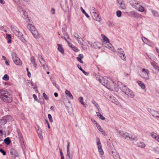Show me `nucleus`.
<instances>
[{
  "label": "nucleus",
  "instance_id": "20e7f679",
  "mask_svg": "<svg viewBox=\"0 0 159 159\" xmlns=\"http://www.w3.org/2000/svg\"><path fill=\"white\" fill-rule=\"evenodd\" d=\"M11 29L13 34L20 39L23 43H26L27 41L24 39L23 34L19 31V29L16 27L14 25H11Z\"/></svg>",
  "mask_w": 159,
  "mask_h": 159
},
{
  "label": "nucleus",
  "instance_id": "69168bd1",
  "mask_svg": "<svg viewBox=\"0 0 159 159\" xmlns=\"http://www.w3.org/2000/svg\"><path fill=\"white\" fill-rule=\"evenodd\" d=\"M5 61V64L7 65V66L9 65V63L8 62V60H6Z\"/></svg>",
  "mask_w": 159,
  "mask_h": 159
},
{
  "label": "nucleus",
  "instance_id": "f8f14e48",
  "mask_svg": "<svg viewBox=\"0 0 159 159\" xmlns=\"http://www.w3.org/2000/svg\"><path fill=\"white\" fill-rule=\"evenodd\" d=\"M152 116L157 119L159 120V112L154 110L151 109L150 111Z\"/></svg>",
  "mask_w": 159,
  "mask_h": 159
},
{
  "label": "nucleus",
  "instance_id": "7ed1b4c3",
  "mask_svg": "<svg viewBox=\"0 0 159 159\" xmlns=\"http://www.w3.org/2000/svg\"><path fill=\"white\" fill-rule=\"evenodd\" d=\"M11 29L13 34L20 39L23 43H26L27 41L24 39L23 34L19 31V29L16 27L14 25H11Z\"/></svg>",
  "mask_w": 159,
  "mask_h": 159
},
{
  "label": "nucleus",
  "instance_id": "2f4dec72",
  "mask_svg": "<svg viewBox=\"0 0 159 159\" xmlns=\"http://www.w3.org/2000/svg\"><path fill=\"white\" fill-rule=\"evenodd\" d=\"M136 9L141 12L143 11L144 10L143 7L139 5L137 7H136Z\"/></svg>",
  "mask_w": 159,
  "mask_h": 159
},
{
  "label": "nucleus",
  "instance_id": "473e14b6",
  "mask_svg": "<svg viewBox=\"0 0 159 159\" xmlns=\"http://www.w3.org/2000/svg\"><path fill=\"white\" fill-rule=\"evenodd\" d=\"M101 36L103 38V42H106V43L107 42H109V40L103 34H101Z\"/></svg>",
  "mask_w": 159,
  "mask_h": 159
},
{
  "label": "nucleus",
  "instance_id": "6ab92c4d",
  "mask_svg": "<svg viewBox=\"0 0 159 159\" xmlns=\"http://www.w3.org/2000/svg\"><path fill=\"white\" fill-rule=\"evenodd\" d=\"M96 126L98 129L101 132V133L104 136H106L107 134L102 129L101 126L98 124H97Z\"/></svg>",
  "mask_w": 159,
  "mask_h": 159
},
{
  "label": "nucleus",
  "instance_id": "423d86ee",
  "mask_svg": "<svg viewBox=\"0 0 159 159\" xmlns=\"http://www.w3.org/2000/svg\"><path fill=\"white\" fill-rule=\"evenodd\" d=\"M37 57L42 66L43 67V69L45 70H47L48 67L46 64L45 61L44 60L42 55L39 54L38 55Z\"/></svg>",
  "mask_w": 159,
  "mask_h": 159
},
{
  "label": "nucleus",
  "instance_id": "c9c22d12",
  "mask_svg": "<svg viewBox=\"0 0 159 159\" xmlns=\"http://www.w3.org/2000/svg\"><path fill=\"white\" fill-rule=\"evenodd\" d=\"M7 120L6 119H0V124L4 125L7 123Z\"/></svg>",
  "mask_w": 159,
  "mask_h": 159
},
{
  "label": "nucleus",
  "instance_id": "a18cd8bd",
  "mask_svg": "<svg viewBox=\"0 0 159 159\" xmlns=\"http://www.w3.org/2000/svg\"><path fill=\"white\" fill-rule=\"evenodd\" d=\"M116 16L118 17H120L121 16V12L120 10H118L116 12Z\"/></svg>",
  "mask_w": 159,
  "mask_h": 159
},
{
  "label": "nucleus",
  "instance_id": "4c0bfd02",
  "mask_svg": "<svg viewBox=\"0 0 159 159\" xmlns=\"http://www.w3.org/2000/svg\"><path fill=\"white\" fill-rule=\"evenodd\" d=\"M96 114L97 116L101 120H105V118L104 117H103L102 115H101L99 112H97Z\"/></svg>",
  "mask_w": 159,
  "mask_h": 159
},
{
  "label": "nucleus",
  "instance_id": "c756f323",
  "mask_svg": "<svg viewBox=\"0 0 159 159\" xmlns=\"http://www.w3.org/2000/svg\"><path fill=\"white\" fill-rule=\"evenodd\" d=\"M151 65L154 67L155 70L158 71L159 70V66L157 65L155 62H151Z\"/></svg>",
  "mask_w": 159,
  "mask_h": 159
},
{
  "label": "nucleus",
  "instance_id": "bf43d9fd",
  "mask_svg": "<svg viewBox=\"0 0 159 159\" xmlns=\"http://www.w3.org/2000/svg\"><path fill=\"white\" fill-rule=\"evenodd\" d=\"M118 3L120 4L123 3V0H117Z\"/></svg>",
  "mask_w": 159,
  "mask_h": 159
},
{
  "label": "nucleus",
  "instance_id": "338daca9",
  "mask_svg": "<svg viewBox=\"0 0 159 159\" xmlns=\"http://www.w3.org/2000/svg\"><path fill=\"white\" fill-rule=\"evenodd\" d=\"M155 140H157L158 142H159V135L157 136V138Z\"/></svg>",
  "mask_w": 159,
  "mask_h": 159
},
{
  "label": "nucleus",
  "instance_id": "79ce46f5",
  "mask_svg": "<svg viewBox=\"0 0 159 159\" xmlns=\"http://www.w3.org/2000/svg\"><path fill=\"white\" fill-rule=\"evenodd\" d=\"M114 158L115 159H120L119 155L118 153H116L113 155Z\"/></svg>",
  "mask_w": 159,
  "mask_h": 159
},
{
  "label": "nucleus",
  "instance_id": "2eb2a0df",
  "mask_svg": "<svg viewBox=\"0 0 159 159\" xmlns=\"http://www.w3.org/2000/svg\"><path fill=\"white\" fill-rule=\"evenodd\" d=\"M93 18L96 20L99 21L100 20L101 17L98 13V11L94 12L91 15Z\"/></svg>",
  "mask_w": 159,
  "mask_h": 159
},
{
  "label": "nucleus",
  "instance_id": "4be33fe9",
  "mask_svg": "<svg viewBox=\"0 0 159 159\" xmlns=\"http://www.w3.org/2000/svg\"><path fill=\"white\" fill-rule=\"evenodd\" d=\"M57 45L58 47L57 50L58 51L62 54H64V50L62 47V45L61 44H58Z\"/></svg>",
  "mask_w": 159,
  "mask_h": 159
},
{
  "label": "nucleus",
  "instance_id": "49530a36",
  "mask_svg": "<svg viewBox=\"0 0 159 159\" xmlns=\"http://www.w3.org/2000/svg\"><path fill=\"white\" fill-rule=\"evenodd\" d=\"M142 40L143 42L145 43H147L148 41V39L144 37H143L142 38Z\"/></svg>",
  "mask_w": 159,
  "mask_h": 159
},
{
  "label": "nucleus",
  "instance_id": "9d476101",
  "mask_svg": "<svg viewBox=\"0 0 159 159\" xmlns=\"http://www.w3.org/2000/svg\"><path fill=\"white\" fill-rule=\"evenodd\" d=\"M96 141L97 143V145L98 146V152L101 155H102L104 154V152L102 148L100 139L98 138H97Z\"/></svg>",
  "mask_w": 159,
  "mask_h": 159
},
{
  "label": "nucleus",
  "instance_id": "37998d69",
  "mask_svg": "<svg viewBox=\"0 0 159 159\" xmlns=\"http://www.w3.org/2000/svg\"><path fill=\"white\" fill-rule=\"evenodd\" d=\"M92 102L95 106L99 110V106L98 104L94 100H93L92 101Z\"/></svg>",
  "mask_w": 159,
  "mask_h": 159
},
{
  "label": "nucleus",
  "instance_id": "bb28decb",
  "mask_svg": "<svg viewBox=\"0 0 159 159\" xmlns=\"http://www.w3.org/2000/svg\"><path fill=\"white\" fill-rule=\"evenodd\" d=\"M95 77L96 79L102 84V83H103V79L104 78V77H102L98 75H96Z\"/></svg>",
  "mask_w": 159,
  "mask_h": 159
},
{
  "label": "nucleus",
  "instance_id": "4d7b16f0",
  "mask_svg": "<svg viewBox=\"0 0 159 159\" xmlns=\"http://www.w3.org/2000/svg\"><path fill=\"white\" fill-rule=\"evenodd\" d=\"M33 98H34V99L36 100V101H39V100L38 99L36 96V95L34 94L33 95Z\"/></svg>",
  "mask_w": 159,
  "mask_h": 159
},
{
  "label": "nucleus",
  "instance_id": "5fc2aeb1",
  "mask_svg": "<svg viewBox=\"0 0 159 159\" xmlns=\"http://www.w3.org/2000/svg\"><path fill=\"white\" fill-rule=\"evenodd\" d=\"M84 57V56L82 54H80L78 55V57H76V58H79L81 59H83Z\"/></svg>",
  "mask_w": 159,
  "mask_h": 159
},
{
  "label": "nucleus",
  "instance_id": "393cba45",
  "mask_svg": "<svg viewBox=\"0 0 159 159\" xmlns=\"http://www.w3.org/2000/svg\"><path fill=\"white\" fill-rule=\"evenodd\" d=\"M137 83L142 89H145V85L143 82L140 81H138Z\"/></svg>",
  "mask_w": 159,
  "mask_h": 159
},
{
  "label": "nucleus",
  "instance_id": "680f3d73",
  "mask_svg": "<svg viewBox=\"0 0 159 159\" xmlns=\"http://www.w3.org/2000/svg\"><path fill=\"white\" fill-rule=\"evenodd\" d=\"M69 46L71 48H73V46L71 43L70 42L68 44Z\"/></svg>",
  "mask_w": 159,
  "mask_h": 159
},
{
  "label": "nucleus",
  "instance_id": "09e8293b",
  "mask_svg": "<svg viewBox=\"0 0 159 159\" xmlns=\"http://www.w3.org/2000/svg\"><path fill=\"white\" fill-rule=\"evenodd\" d=\"M152 12L155 17H157L158 16V14L157 12L153 10L152 11Z\"/></svg>",
  "mask_w": 159,
  "mask_h": 159
},
{
  "label": "nucleus",
  "instance_id": "5701e85b",
  "mask_svg": "<svg viewBox=\"0 0 159 159\" xmlns=\"http://www.w3.org/2000/svg\"><path fill=\"white\" fill-rule=\"evenodd\" d=\"M29 30L33 34V36L35 38H39V35L37 32L36 31L34 30V31H33L32 30L30 29H29Z\"/></svg>",
  "mask_w": 159,
  "mask_h": 159
},
{
  "label": "nucleus",
  "instance_id": "774afa93",
  "mask_svg": "<svg viewBox=\"0 0 159 159\" xmlns=\"http://www.w3.org/2000/svg\"><path fill=\"white\" fill-rule=\"evenodd\" d=\"M54 95L56 97H57L58 96V94L57 93H54Z\"/></svg>",
  "mask_w": 159,
  "mask_h": 159
},
{
  "label": "nucleus",
  "instance_id": "412c9836",
  "mask_svg": "<svg viewBox=\"0 0 159 159\" xmlns=\"http://www.w3.org/2000/svg\"><path fill=\"white\" fill-rule=\"evenodd\" d=\"M30 61L33 64V66L35 68H36L37 64L35 62V57L34 56H31L30 58Z\"/></svg>",
  "mask_w": 159,
  "mask_h": 159
},
{
  "label": "nucleus",
  "instance_id": "1a4fd4ad",
  "mask_svg": "<svg viewBox=\"0 0 159 159\" xmlns=\"http://www.w3.org/2000/svg\"><path fill=\"white\" fill-rule=\"evenodd\" d=\"M149 71L146 69L143 68L141 70V76L143 78L146 80H149Z\"/></svg>",
  "mask_w": 159,
  "mask_h": 159
},
{
  "label": "nucleus",
  "instance_id": "f03ea898",
  "mask_svg": "<svg viewBox=\"0 0 159 159\" xmlns=\"http://www.w3.org/2000/svg\"><path fill=\"white\" fill-rule=\"evenodd\" d=\"M0 99L7 103L10 102L12 101V98L9 93L2 89L0 90Z\"/></svg>",
  "mask_w": 159,
  "mask_h": 159
},
{
  "label": "nucleus",
  "instance_id": "b1692460",
  "mask_svg": "<svg viewBox=\"0 0 159 159\" xmlns=\"http://www.w3.org/2000/svg\"><path fill=\"white\" fill-rule=\"evenodd\" d=\"M65 93L67 97L70 98L71 99H73V97L70 91L67 89L65 91Z\"/></svg>",
  "mask_w": 159,
  "mask_h": 159
},
{
  "label": "nucleus",
  "instance_id": "f704fd0d",
  "mask_svg": "<svg viewBox=\"0 0 159 159\" xmlns=\"http://www.w3.org/2000/svg\"><path fill=\"white\" fill-rule=\"evenodd\" d=\"M151 136L154 139H155L157 138V136H158V134H156L154 132H152L150 134Z\"/></svg>",
  "mask_w": 159,
  "mask_h": 159
},
{
  "label": "nucleus",
  "instance_id": "ddd939ff",
  "mask_svg": "<svg viewBox=\"0 0 159 159\" xmlns=\"http://www.w3.org/2000/svg\"><path fill=\"white\" fill-rule=\"evenodd\" d=\"M107 99L112 102L115 103L116 105H118L120 104V102H119L118 100L112 96H110Z\"/></svg>",
  "mask_w": 159,
  "mask_h": 159
},
{
  "label": "nucleus",
  "instance_id": "c85d7f7f",
  "mask_svg": "<svg viewBox=\"0 0 159 159\" xmlns=\"http://www.w3.org/2000/svg\"><path fill=\"white\" fill-rule=\"evenodd\" d=\"M79 101L85 107H86L87 106V104L86 103H84L83 102V98L82 97H80L78 98Z\"/></svg>",
  "mask_w": 159,
  "mask_h": 159
},
{
  "label": "nucleus",
  "instance_id": "13d9d810",
  "mask_svg": "<svg viewBox=\"0 0 159 159\" xmlns=\"http://www.w3.org/2000/svg\"><path fill=\"white\" fill-rule=\"evenodd\" d=\"M51 12L52 14H54L55 13V10L54 8H52L51 9Z\"/></svg>",
  "mask_w": 159,
  "mask_h": 159
},
{
  "label": "nucleus",
  "instance_id": "3c124183",
  "mask_svg": "<svg viewBox=\"0 0 159 159\" xmlns=\"http://www.w3.org/2000/svg\"><path fill=\"white\" fill-rule=\"evenodd\" d=\"M120 7L121 9H125L126 8V6H125V4L123 3L121 4H120Z\"/></svg>",
  "mask_w": 159,
  "mask_h": 159
},
{
  "label": "nucleus",
  "instance_id": "aec40b11",
  "mask_svg": "<svg viewBox=\"0 0 159 159\" xmlns=\"http://www.w3.org/2000/svg\"><path fill=\"white\" fill-rule=\"evenodd\" d=\"M119 133L120 135L122 137H124L125 139L126 138V137H128L129 138H130V137L128 136V134L126 133L123 132L121 131H119L118 132Z\"/></svg>",
  "mask_w": 159,
  "mask_h": 159
},
{
  "label": "nucleus",
  "instance_id": "603ef678",
  "mask_svg": "<svg viewBox=\"0 0 159 159\" xmlns=\"http://www.w3.org/2000/svg\"><path fill=\"white\" fill-rule=\"evenodd\" d=\"M43 96L45 99L47 100H48L49 99L47 95L45 93H43Z\"/></svg>",
  "mask_w": 159,
  "mask_h": 159
},
{
  "label": "nucleus",
  "instance_id": "052dcab7",
  "mask_svg": "<svg viewBox=\"0 0 159 159\" xmlns=\"http://www.w3.org/2000/svg\"><path fill=\"white\" fill-rule=\"evenodd\" d=\"M78 61L80 62L81 63H83V61L81 60V59H79V58H76Z\"/></svg>",
  "mask_w": 159,
  "mask_h": 159
},
{
  "label": "nucleus",
  "instance_id": "0eeeda50",
  "mask_svg": "<svg viewBox=\"0 0 159 159\" xmlns=\"http://www.w3.org/2000/svg\"><path fill=\"white\" fill-rule=\"evenodd\" d=\"M11 56L14 63L16 65L20 66L22 65V62L20 59L17 57V55L16 52H12Z\"/></svg>",
  "mask_w": 159,
  "mask_h": 159
},
{
  "label": "nucleus",
  "instance_id": "a211bd4d",
  "mask_svg": "<svg viewBox=\"0 0 159 159\" xmlns=\"http://www.w3.org/2000/svg\"><path fill=\"white\" fill-rule=\"evenodd\" d=\"M106 43H107L105 44V47L106 48L109 49H111V50L113 52H116L115 49L113 47H111V44L109 42H107Z\"/></svg>",
  "mask_w": 159,
  "mask_h": 159
},
{
  "label": "nucleus",
  "instance_id": "4468645a",
  "mask_svg": "<svg viewBox=\"0 0 159 159\" xmlns=\"http://www.w3.org/2000/svg\"><path fill=\"white\" fill-rule=\"evenodd\" d=\"M74 37L79 44H82L84 41L77 33H75L74 34Z\"/></svg>",
  "mask_w": 159,
  "mask_h": 159
},
{
  "label": "nucleus",
  "instance_id": "cd10ccee",
  "mask_svg": "<svg viewBox=\"0 0 159 159\" xmlns=\"http://www.w3.org/2000/svg\"><path fill=\"white\" fill-rule=\"evenodd\" d=\"M90 11L91 14H93L94 13L97 11V9L93 7H90Z\"/></svg>",
  "mask_w": 159,
  "mask_h": 159
},
{
  "label": "nucleus",
  "instance_id": "6e6d98bb",
  "mask_svg": "<svg viewBox=\"0 0 159 159\" xmlns=\"http://www.w3.org/2000/svg\"><path fill=\"white\" fill-rule=\"evenodd\" d=\"M0 152L2 153L4 155H5L6 154L5 152L2 149H0Z\"/></svg>",
  "mask_w": 159,
  "mask_h": 159
},
{
  "label": "nucleus",
  "instance_id": "f3484780",
  "mask_svg": "<svg viewBox=\"0 0 159 159\" xmlns=\"http://www.w3.org/2000/svg\"><path fill=\"white\" fill-rule=\"evenodd\" d=\"M10 154L12 155V157L15 158L18 156V152L14 149H11L10 151Z\"/></svg>",
  "mask_w": 159,
  "mask_h": 159
},
{
  "label": "nucleus",
  "instance_id": "0e129e2a",
  "mask_svg": "<svg viewBox=\"0 0 159 159\" xmlns=\"http://www.w3.org/2000/svg\"><path fill=\"white\" fill-rule=\"evenodd\" d=\"M67 153L66 156H68L69 155H70V152L69 151V150L67 149Z\"/></svg>",
  "mask_w": 159,
  "mask_h": 159
},
{
  "label": "nucleus",
  "instance_id": "9b49d317",
  "mask_svg": "<svg viewBox=\"0 0 159 159\" xmlns=\"http://www.w3.org/2000/svg\"><path fill=\"white\" fill-rule=\"evenodd\" d=\"M118 54L121 58L124 61H126V57L123 50L121 48H119L117 50Z\"/></svg>",
  "mask_w": 159,
  "mask_h": 159
},
{
  "label": "nucleus",
  "instance_id": "a878e982",
  "mask_svg": "<svg viewBox=\"0 0 159 159\" xmlns=\"http://www.w3.org/2000/svg\"><path fill=\"white\" fill-rule=\"evenodd\" d=\"M93 46L95 49L98 48L99 49L101 48V44L98 42L94 43L93 44Z\"/></svg>",
  "mask_w": 159,
  "mask_h": 159
},
{
  "label": "nucleus",
  "instance_id": "7c9ffc66",
  "mask_svg": "<svg viewBox=\"0 0 159 159\" xmlns=\"http://www.w3.org/2000/svg\"><path fill=\"white\" fill-rule=\"evenodd\" d=\"M137 145L139 147L142 148H144L146 146L145 144L143 142H140L138 143Z\"/></svg>",
  "mask_w": 159,
  "mask_h": 159
},
{
  "label": "nucleus",
  "instance_id": "de8ad7c7",
  "mask_svg": "<svg viewBox=\"0 0 159 159\" xmlns=\"http://www.w3.org/2000/svg\"><path fill=\"white\" fill-rule=\"evenodd\" d=\"M48 117L50 122L52 123L53 122V119L51 115L50 114H48Z\"/></svg>",
  "mask_w": 159,
  "mask_h": 159
},
{
  "label": "nucleus",
  "instance_id": "c03bdc74",
  "mask_svg": "<svg viewBox=\"0 0 159 159\" xmlns=\"http://www.w3.org/2000/svg\"><path fill=\"white\" fill-rule=\"evenodd\" d=\"M81 10H82V12L84 14H85V16L88 18H89V16L88 15V14L85 12V10L84 9H83V8L82 7H81Z\"/></svg>",
  "mask_w": 159,
  "mask_h": 159
},
{
  "label": "nucleus",
  "instance_id": "ea45409f",
  "mask_svg": "<svg viewBox=\"0 0 159 159\" xmlns=\"http://www.w3.org/2000/svg\"><path fill=\"white\" fill-rule=\"evenodd\" d=\"M4 141L7 145L10 144L11 142L10 140L8 138H6L4 140Z\"/></svg>",
  "mask_w": 159,
  "mask_h": 159
},
{
  "label": "nucleus",
  "instance_id": "39448f33",
  "mask_svg": "<svg viewBox=\"0 0 159 159\" xmlns=\"http://www.w3.org/2000/svg\"><path fill=\"white\" fill-rule=\"evenodd\" d=\"M114 83V81L109 78L107 76H104V78L103 79V83L102 84L105 86L107 89V86L109 85L111 86Z\"/></svg>",
  "mask_w": 159,
  "mask_h": 159
},
{
  "label": "nucleus",
  "instance_id": "dca6fc26",
  "mask_svg": "<svg viewBox=\"0 0 159 159\" xmlns=\"http://www.w3.org/2000/svg\"><path fill=\"white\" fill-rule=\"evenodd\" d=\"M130 3L132 6L133 7L136 9V7L139 6L138 2L135 0H131L130 1Z\"/></svg>",
  "mask_w": 159,
  "mask_h": 159
},
{
  "label": "nucleus",
  "instance_id": "72a5a7b5",
  "mask_svg": "<svg viewBox=\"0 0 159 159\" xmlns=\"http://www.w3.org/2000/svg\"><path fill=\"white\" fill-rule=\"evenodd\" d=\"M13 1L18 5L20 4V1H22L23 2H28L29 0H13Z\"/></svg>",
  "mask_w": 159,
  "mask_h": 159
},
{
  "label": "nucleus",
  "instance_id": "e2e57ef3",
  "mask_svg": "<svg viewBox=\"0 0 159 159\" xmlns=\"http://www.w3.org/2000/svg\"><path fill=\"white\" fill-rule=\"evenodd\" d=\"M7 38L9 39H11V35L10 34H7Z\"/></svg>",
  "mask_w": 159,
  "mask_h": 159
},
{
  "label": "nucleus",
  "instance_id": "58836bf2",
  "mask_svg": "<svg viewBox=\"0 0 159 159\" xmlns=\"http://www.w3.org/2000/svg\"><path fill=\"white\" fill-rule=\"evenodd\" d=\"M22 137V135H19V137L21 138V139H20V141L21 144L22 145V147L23 149H24V148H25L24 145V142L23 140H22V139H21Z\"/></svg>",
  "mask_w": 159,
  "mask_h": 159
},
{
  "label": "nucleus",
  "instance_id": "e433bc0d",
  "mask_svg": "<svg viewBox=\"0 0 159 159\" xmlns=\"http://www.w3.org/2000/svg\"><path fill=\"white\" fill-rule=\"evenodd\" d=\"M39 128L37 130V132L38 133V136H39V138L40 139H42L43 138V136H42V132L41 131V130H40V133H39Z\"/></svg>",
  "mask_w": 159,
  "mask_h": 159
},
{
  "label": "nucleus",
  "instance_id": "864d4df0",
  "mask_svg": "<svg viewBox=\"0 0 159 159\" xmlns=\"http://www.w3.org/2000/svg\"><path fill=\"white\" fill-rule=\"evenodd\" d=\"M72 48L73 50L75 52H78L79 51V49L76 47L74 46H73V48Z\"/></svg>",
  "mask_w": 159,
  "mask_h": 159
},
{
  "label": "nucleus",
  "instance_id": "8fccbe9b",
  "mask_svg": "<svg viewBox=\"0 0 159 159\" xmlns=\"http://www.w3.org/2000/svg\"><path fill=\"white\" fill-rule=\"evenodd\" d=\"M80 70H81L86 75L88 76L89 75V73L85 72L81 68H80Z\"/></svg>",
  "mask_w": 159,
  "mask_h": 159
},
{
  "label": "nucleus",
  "instance_id": "6e6552de",
  "mask_svg": "<svg viewBox=\"0 0 159 159\" xmlns=\"http://www.w3.org/2000/svg\"><path fill=\"white\" fill-rule=\"evenodd\" d=\"M18 11L22 16V17L24 19H26L28 18V16L27 13L26 11V10L25 8L22 6H20L18 7Z\"/></svg>",
  "mask_w": 159,
  "mask_h": 159
},
{
  "label": "nucleus",
  "instance_id": "a19ab883",
  "mask_svg": "<svg viewBox=\"0 0 159 159\" xmlns=\"http://www.w3.org/2000/svg\"><path fill=\"white\" fill-rule=\"evenodd\" d=\"M9 78V76L7 74L5 75L4 76L2 77V79L5 81L8 80Z\"/></svg>",
  "mask_w": 159,
  "mask_h": 159
},
{
  "label": "nucleus",
  "instance_id": "f257e3e1",
  "mask_svg": "<svg viewBox=\"0 0 159 159\" xmlns=\"http://www.w3.org/2000/svg\"><path fill=\"white\" fill-rule=\"evenodd\" d=\"M107 87L108 89L116 92L118 91L119 88L123 93L129 97L133 98L135 96L134 93L121 82H118L117 84L114 82L111 86L108 85Z\"/></svg>",
  "mask_w": 159,
  "mask_h": 159
}]
</instances>
